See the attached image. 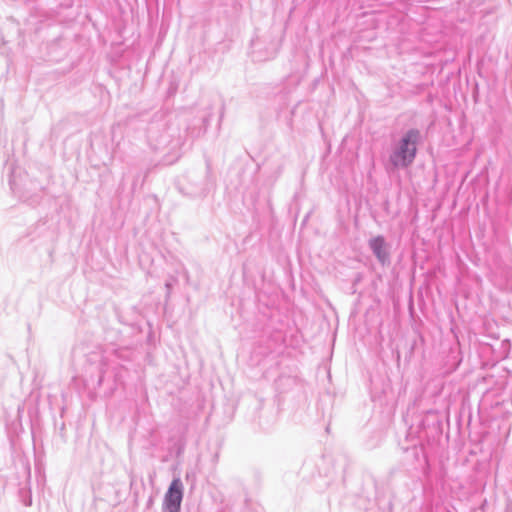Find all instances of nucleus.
Instances as JSON below:
<instances>
[{
	"label": "nucleus",
	"instance_id": "obj_1",
	"mask_svg": "<svg viewBox=\"0 0 512 512\" xmlns=\"http://www.w3.org/2000/svg\"><path fill=\"white\" fill-rule=\"evenodd\" d=\"M208 117L207 113L195 117L184 129L179 118L153 120L147 130L148 142L154 150L168 149L169 153L178 155L187 140L194 141L206 133Z\"/></svg>",
	"mask_w": 512,
	"mask_h": 512
},
{
	"label": "nucleus",
	"instance_id": "obj_2",
	"mask_svg": "<svg viewBox=\"0 0 512 512\" xmlns=\"http://www.w3.org/2000/svg\"><path fill=\"white\" fill-rule=\"evenodd\" d=\"M422 140L419 129L410 128L393 144L389 155V164L393 169H405L411 166L417 156L418 145Z\"/></svg>",
	"mask_w": 512,
	"mask_h": 512
},
{
	"label": "nucleus",
	"instance_id": "obj_3",
	"mask_svg": "<svg viewBox=\"0 0 512 512\" xmlns=\"http://www.w3.org/2000/svg\"><path fill=\"white\" fill-rule=\"evenodd\" d=\"M281 41L270 34L257 37L251 41V55L253 61L263 62L276 57Z\"/></svg>",
	"mask_w": 512,
	"mask_h": 512
},
{
	"label": "nucleus",
	"instance_id": "obj_4",
	"mask_svg": "<svg viewBox=\"0 0 512 512\" xmlns=\"http://www.w3.org/2000/svg\"><path fill=\"white\" fill-rule=\"evenodd\" d=\"M183 490L182 482H171L164 495L162 505L163 512H180Z\"/></svg>",
	"mask_w": 512,
	"mask_h": 512
},
{
	"label": "nucleus",
	"instance_id": "obj_5",
	"mask_svg": "<svg viewBox=\"0 0 512 512\" xmlns=\"http://www.w3.org/2000/svg\"><path fill=\"white\" fill-rule=\"evenodd\" d=\"M369 248L379 263L383 266L390 263V254L385 238L381 235L373 237L368 242Z\"/></svg>",
	"mask_w": 512,
	"mask_h": 512
},
{
	"label": "nucleus",
	"instance_id": "obj_6",
	"mask_svg": "<svg viewBox=\"0 0 512 512\" xmlns=\"http://www.w3.org/2000/svg\"><path fill=\"white\" fill-rule=\"evenodd\" d=\"M88 361L90 362L91 365L97 364V369L99 373L98 385L100 386L103 382L104 374L108 366L107 360L101 352H93L89 355Z\"/></svg>",
	"mask_w": 512,
	"mask_h": 512
},
{
	"label": "nucleus",
	"instance_id": "obj_7",
	"mask_svg": "<svg viewBox=\"0 0 512 512\" xmlns=\"http://www.w3.org/2000/svg\"><path fill=\"white\" fill-rule=\"evenodd\" d=\"M216 5L219 6H231L234 7L237 3V0H213Z\"/></svg>",
	"mask_w": 512,
	"mask_h": 512
},
{
	"label": "nucleus",
	"instance_id": "obj_8",
	"mask_svg": "<svg viewBox=\"0 0 512 512\" xmlns=\"http://www.w3.org/2000/svg\"><path fill=\"white\" fill-rule=\"evenodd\" d=\"M174 448H175V455L178 457L183 452L184 445L180 442H177L174 444Z\"/></svg>",
	"mask_w": 512,
	"mask_h": 512
},
{
	"label": "nucleus",
	"instance_id": "obj_9",
	"mask_svg": "<svg viewBox=\"0 0 512 512\" xmlns=\"http://www.w3.org/2000/svg\"><path fill=\"white\" fill-rule=\"evenodd\" d=\"M165 286H166V288H167V290H168V292H169V291H170V289H171V287H172L171 283L167 282V283L165 284Z\"/></svg>",
	"mask_w": 512,
	"mask_h": 512
},
{
	"label": "nucleus",
	"instance_id": "obj_10",
	"mask_svg": "<svg viewBox=\"0 0 512 512\" xmlns=\"http://www.w3.org/2000/svg\"><path fill=\"white\" fill-rule=\"evenodd\" d=\"M26 505H27V506L31 505V499H29V501H28V502H26Z\"/></svg>",
	"mask_w": 512,
	"mask_h": 512
}]
</instances>
